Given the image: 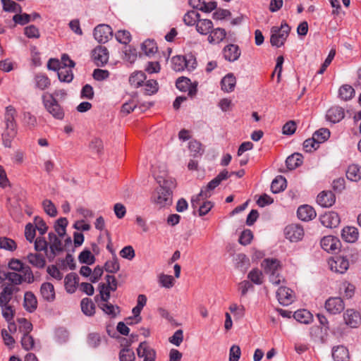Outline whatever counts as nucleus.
Returning <instances> with one entry per match:
<instances>
[{
    "label": "nucleus",
    "instance_id": "3c124183",
    "mask_svg": "<svg viewBox=\"0 0 361 361\" xmlns=\"http://www.w3.org/2000/svg\"><path fill=\"white\" fill-rule=\"evenodd\" d=\"M35 80L36 86L42 90L49 87L51 84L49 78L44 75H37L35 76Z\"/></svg>",
    "mask_w": 361,
    "mask_h": 361
},
{
    "label": "nucleus",
    "instance_id": "423d86ee",
    "mask_svg": "<svg viewBox=\"0 0 361 361\" xmlns=\"http://www.w3.org/2000/svg\"><path fill=\"white\" fill-rule=\"evenodd\" d=\"M172 68L175 71H183L185 68L191 71L195 68V60L190 56L189 59H187L183 56H176L171 59Z\"/></svg>",
    "mask_w": 361,
    "mask_h": 361
},
{
    "label": "nucleus",
    "instance_id": "5fc2aeb1",
    "mask_svg": "<svg viewBox=\"0 0 361 361\" xmlns=\"http://www.w3.org/2000/svg\"><path fill=\"white\" fill-rule=\"evenodd\" d=\"M4 279H7L14 285H20L23 282L22 275L16 272H4Z\"/></svg>",
    "mask_w": 361,
    "mask_h": 361
},
{
    "label": "nucleus",
    "instance_id": "393cba45",
    "mask_svg": "<svg viewBox=\"0 0 361 361\" xmlns=\"http://www.w3.org/2000/svg\"><path fill=\"white\" fill-rule=\"evenodd\" d=\"M221 84L224 92H233L236 85V78L233 73H228L222 78Z\"/></svg>",
    "mask_w": 361,
    "mask_h": 361
},
{
    "label": "nucleus",
    "instance_id": "4c0bfd02",
    "mask_svg": "<svg viewBox=\"0 0 361 361\" xmlns=\"http://www.w3.org/2000/svg\"><path fill=\"white\" fill-rule=\"evenodd\" d=\"M82 312L87 316H92L95 313V305L92 300L88 298H85L80 302Z\"/></svg>",
    "mask_w": 361,
    "mask_h": 361
},
{
    "label": "nucleus",
    "instance_id": "a211bd4d",
    "mask_svg": "<svg viewBox=\"0 0 361 361\" xmlns=\"http://www.w3.org/2000/svg\"><path fill=\"white\" fill-rule=\"evenodd\" d=\"M17 135V126H5L1 135L2 144L5 147L10 148L12 141Z\"/></svg>",
    "mask_w": 361,
    "mask_h": 361
},
{
    "label": "nucleus",
    "instance_id": "cd10ccee",
    "mask_svg": "<svg viewBox=\"0 0 361 361\" xmlns=\"http://www.w3.org/2000/svg\"><path fill=\"white\" fill-rule=\"evenodd\" d=\"M48 235L52 255L51 257L54 258L56 256V252H61L63 250L62 243L55 233L51 232Z\"/></svg>",
    "mask_w": 361,
    "mask_h": 361
},
{
    "label": "nucleus",
    "instance_id": "1a4fd4ad",
    "mask_svg": "<svg viewBox=\"0 0 361 361\" xmlns=\"http://www.w3.org/2000/svg\"><path fill=\"white\" fill-rule=\"evenodd\" d=\"M92 58L96 66H103L109 61V51L105 47L97 46L92 51Z\"/></svg>",
    "mask_w": 361,
    "mask_h": 361
},
{
    "label": "nucleus",
    "instance_id": "7ed1b4c3",
    "mask_svg": "<svg viewBox=\"0 0 361 361\" xmlns=\"http://www.w3.org/2000/svg\"><path fill=\"white\" fill-rule=\"evenodd\" d=\"M42 102L45 109L56 119L62 120L64 118L65 113L63 108L59 104L57 99L50 96L47 99V94L42 97Z\"/></svg>",
    "mask_w": 361,
    "mask_h": 361
},
{
    "label": "nucleus",
    "instance_id": "a19ab883",
    "mask_svg": "<svg viewBox=\"0 0 361 361\" xmlns=\"http://www.w3.org/2000/svg\"><path fill=\"white\" fill-rule=\"evenodd\" d=\"M13 293V288L11 286L4 287L2 292L0 293V307H4L8 304L11 300Z\"/></svg>",
    "mask_w": 361,
    "mask_h": 361
},
{
    "label": "nucleus",
    "instance_id": "5701e85b",
    "mask_svg": "<svg viewBox=\"0 0 361 361\" xmlns=\"http://www.w3.org/2000/svg\"><path fill=\"white\" fill-rule=\"evenodd\" d=\"M298 216L302 221H310L316 216V212L313 207L309 205H302L298 207Z\"/></svg>",
    "mask_w": 361,
    "mask_h": 361
},
{
    "label": "nucleus",
    "instance_id": "7c9ffc66",
    "mask_svg": "<svg viewBox=\"0 0 361 361\" xmlns=\"http://www.w3.org/2000/svg\"><path fill=\"white\" fill-rule=\"evenodd\" d=\"M226 32L223 28L212 30L208 37V41L211 44H219L226 37Z\"/></svg>",
    "mask_w": 361,
    "mask_h": 361
},
{
    "label": "nucleus",
    "instance_id": "2f4dec72",
    "mask_svg": "<svg viewBox=\"0 0 361 361\" xmlns=\"http://www.w3.org/2000/svg\"><path fill=\"white\" fill-rule=\"evenodd\" d=\"M65 287L67 292L73 293L76 290V284L78 283V276L75 273L67 274L64 279Z\"/></svg>",
    "mask_w": 361,
    "mask_h": 361
},
{
    "label": "nucleus",
    "instance_id": "0e129e2a",
    "mask_svg": "<svg viewBox=\"0 0 361 361\" xmlns=\"http://www.w3.org/2000/svg\"><path fill=\"white\" fill-rule=\"evenodd\" d=\"M89 147L92 151L101 154L104 148L103 142L101 139L94 137L90 142Z\"/></svg>",
    "mask_w": 361,
    "mask_h": 361
},
{
    "label": "nucleus",
    "instance_id": "ddd939ff",
    "mask_svg": "<svg viewBox=\"0 0 361 361\" xmlns=\"http://www.w3.org/2000/svg\"><path fill=\"white\" fill-rule=\"evenodd\" d=\"M276 297L279 302L283 305H288L294 300L293 290L285 286H281L278 289Z\"/></svg>",
    "mask_w": 361,
    "mask_h": 361
},
{
    "label": "nucleus",
    "instance_id": "58836bf2",
    "mask_svg": "<svg viewBox=\"0 0 361 361\" xmlns=\"http://www.w3.org/2000/svg\"><path fill=\"white\" fill-rule=\"evenodd\" d=\"M293 317L302 324H310L312 321V314L306 310H299L295 312Z\"/></svg>",
    "mask_w": 361,
    "mask_h": 361
},
{
    "label": "nucleus",
    "instance_id": "20e7f679",
    "mask_svg": "<svg viewBox=\"0 0 361 361\" xmlns=\"http://www.w3.org/2000/svg\"><path fill=\"white\" fill-rule=\"evenodd\" d=\"M330 269L338 274H344L349 268L348 259L341 255H336L328 260Z\"/></svg>",
    "mask_w": 361,
    "mask_h": 361
},
{
    "label": "nucleus",
    "instance_id": "a878e982",
    "mask_svg": "<svg viewBox=\"0 0 361 361\" xmlns=\"http://www.w3.org/2000/svg\"><path fill=\"white\" fill-rule=\"evenodd\" d=\"M37 301L35 295L30 291L25 293L23 306L29 312H33L37 309Z\"/></svg>",
    "mask_w": 361,
    "mask_h": 361
},
{
    "label": "nucleus",
    "instance_id": "72a5a7b5",
    "mask_svg": "<svg viewBox=\"0 0 361 361\" xmlns=\"http://www.w3.org/2000/svg\"><path fill=\"white\" fill-rule=\"evenodd\" d=\"M213 27V23L211 20L200 19L196 23V30L201 35L209 34Z\"/></svg>",
    "mask_w": 361,
    "mask_h": 361
},
{
    "label": "nucleus",
    "instance_id": "c85d7f7f",
    "mask_svg": "<svg viewBox=\"0 0 361 361\" xmlns=\"http://www.w3.org/2000/svg\"><path fill=\"white\" fill-rule=\"evenodd\" d=\"M342 238L348 243H354L358 238V231L355 227L347 226L342 230Z\"/></svg>",
    "mask_w": 361,
    "mask_h": 361
},
{
    "label": "nucleus",
    "instance_id": "603ef678",
    "mask_svg": "<svg viewBox=\"0 0 361 361\" xmlns=\"http://www.w3.org/2000/svg\"><path fill=\"white\" fill-rule=\"evenodd\" d=\"M3 4V8L6 11L9 12H21L20 6L12 0H1Z\"/></svg>",
    "mask_w": 361,
    "mask_h": 361
},
{
    "label": "nucleus",
    "instance_id": "f704fd0d",
    "mask_svg": "<svg viewBox=\"0 0 361 361\" xmlns=\"http://www.w3.org/2000/svg\"><path fill=\"white\" fill-rule=\"evenodd\" d=\"M346 177L352 181H358L361 179V166L357 164L350 165L346 171Z\"/></svg>",
    "mask_w": 361,
    "mask_h": 361
},
{
    "label": "nucleus",
    "instance_id": "6ab92c4d",
    "mask_svg": "<svg viewBox=\"0 0 361 361\" xmlns=\"http://www.w3.org/2000/svg\"><path fill=\"white\" fill-rule=\"evenodd\" d=\"M17 111L16 108L12 105H8L5 107V111L4 114V122L5 126H17L16 118Z\"/></svg>",
    "mask_w": 361,
    "mask_h": 361
},
{
    "label": "nucleus",
    "instance_id": "338daca9",
    "mask_svg": "<svg viewBox=\"0 0 361 361\" xmlns=\"http://www.w3.org/2000/svg\"><path fill=\"white\" fill-rule=\"evenodd\" d=\"M253 238V234L252 232L249 230L246 229L244 230L239 238V243L243 245H247L250 244Z\"/></svg>",
    "mask_w": 361,
    "mask_h": 361
},
{
    "label": "nucleus",
    "instance_id": "b1692460",
    "mask_svg": "<svg viewBox=\"0 0 361 361\" xmlns=\"http://www.w3.org/2000/svg\"><path fill=\"white\" fill-rule=\"evenodd\" d=\"M332 357L334 361H350L348 350L343 345L333 348Z\"/></svg>",
    "mask_w": 361,
    "mask_h": 361
},
{
    "label": "nucleus",
    "instance_id": "2eb2a0df",
    "mask_svg": "<svg viewBox=\"0 0 361 361\" xmlns=\"http://www.w3.org/2000/svg\"><path fill=\"white\" fill-rule=\"evenodd\" d=\"M343 319L346 325L351 328L357 327L361 323L360 313L353 309H348L343 314Z\"/></svg>",
    "mask_w": 361,
    "mask_h": 361
},
{
    "label": "nucleus",
    "instance_id": "8fccbe9b",
    "mask_svg": "<svg viewBox=\"0 0 361 361\" xmlns=\"http://www.w3.org/2000/svg\"><path fill=\"white\" fill-rule=\"evenodd\" d=\"M188 147L193 157L201 156L204 152L202 144L197 140H191Z\"/></svg>",
    "mask_w": 361,
    "mask_h": 361
},
{
    "label": "nucleus",
    "instance_id": "412c9836",
    "mask_svg": "<svg viewBox=\"0 0 361 361\" xmlns=\"http://www.w3.org/2000/svg\"><path fill=\"white\" fill-rule=\"evenodd\" d=\"M336 201L334 194L331 191H323L320 192L317 198V203L323 207L332 206Z\"/></svg>",
    "mask_w": 361,
    "mask_h": 361
},
{
    "label": "nucleus",
    "instance_id": "f3484780",
    "mask_svg": "<svg viewBox=\"0 0 361 361\" xmlns=\"http://www.w3.org/2000/svg\"><path fill=\"white\" fill-rule=\"evenodd\" d=\"M341 245L340 240L334 236H324L321 240V246L326 252H333L338 250Z\"/></svg>",
    "mask_w": 361,
    "mask_h": 361
},
{
    "label": "nucleus",
    "instance_id": "79ce46f5",
    "mask_svg": "<svg viewBox=\"0 0 361 361\" xmlns=\"http://www.w3.org/2000/svg\"><path fill=\"white\" fill-rule=\"evenodd\" d=\"M145 79L146 75L143 72H135L130 76L129 82L132 86L138 87L142 85Z\"/></svg>",
    "mask_w": 361,
    "mask_h": 361
},
{
    "label": "nucleus",
    "instance_id": "0eeeda50",
    "mask_svg": "<svg viewBox=\"0 0 361 361\" xmlns=\"http://www.w3.org/2000/svg\"><path fill=\"white\" fill-rule=\"evenodd\" d=\"M229 177L228 171L226 169L223 170L204 188L200 190V195H205L206 197H210L212 191L219 186L221 181L228 179Z\"/></svg>",
    "mask_w": 361,
    "mask_h": 361
},
{
    "label": "nucleus",
    "instance_id": "ea45409f",
    "mask_svg": "<svg viewBox=\"0 0 361 361\" xmlns=\"http://www.w3.org/2000/svg\"><path fill=\"white\" fill-rule=\"evenodd\" d=\"M338 94L341 99L348 101L355 95V90L349 85H343L339 88Z\"/></svg>",
    "mask_w": 361,
    "mask_h": 361
},
{
    "label": "nucleus",
    "instance_id": "39448f33",
    "mask_svg": "<svg viewBox=\"0 0 361 361\" xmlns=\"http://www.w3.org/2000/svg\"><path fill=\"white\" fill-rule=\"evenodd\" d=\"M153 202L159 208L170 205L172 202L171 191L164 185L161 186L154 194Z\"/></svg>",
    "mask_w": 361,
    "mask_h": 361
},
{
    "label": "nucleus",
    "instance_id": "bf43d9fd",
    "mask_svg": "<svg viewBox=\"0 0 361 361\" xmlns=\"http://www.w3.org/2000/svg\"><path fill=\"white\" fill-rule=\"evenodd\" d=\"M21 345L24 350L28 351L34 348L35 340L30 334L23 335Z\"/></svg>",
    "mask_w": 361,
    "mask_h": 361
},
{
    "label": "nucleus",
    "instance_id": "f03ea898",
    "mask_svg": "<svg viewBox=\"0 0 361 361\" xmlns=\"http://www.w3.org/2000/svg\"><path fill=\"white\" fill-rule=\"evenodd\" d=\"M290 30V27L286 23H283L281 27H272L270 37L271 44L276 47L283 46L288 37Z\"/></svg>",
    "mask_w": 361,
    "mask_h": 361
},
{
    "label": "nucleus",
    "instance_id": "49530a36",
    "mask_svg": "<svg viewBox=\"0 0 361 361\" xmlns=\"http://www.w3.org/2000/svg\"><path fill=\"white\" fill-rule=\"evenodd\" d=\"M120 361H135V355L133 350L126 346L121 350L119 353Z\"/></svg>",
    "mask_w": 361,
    "mask_h": 361
},
{
    "label": "nucleus",
    "instance_id": "e433bc0d",
    "mask_svg": "<svg viewBox=\"0 0 361 361\" xmlns=\"http://www.w3.org/2000/svg\"><path fill=\"white\" fill-rule=\"evenodd\" d=\"M286 188V179L282 176H277L272 181L271 190L273 193H278Z\"/></svg>",
    "mask_w": 361,
    "mask_h": 361
},
{
    "label": "nucleus",
    "instance_id": "4d7b16f0",
    "mask_svg": "<svg viewBox=\"0 0 361 361\" xmlns=\"http://www.w3.org/2000/svg\"><path fill=\"white\" fill-rule=\"evenodd\" d=\"M330 137V131L327 128H321L313 134V137L319 143L324 142Z\"/></svg>",
    "mask_w": 361,
    "mask_h": 361
},
{
    "label": "nucleus",
    "instance_id": "de8ad7c7",
    "mask_svg": "<svg viewBox=\"0 0 361 361\" xmlns=\"http://www.w3.org/2000/svg\"><path fill=\"white\" fill-rule=\"evenodd\" d=\"M68 225V220L65 217L59 218L54 226L56 232L60 237L64 236L66 234V228Z\"/></svg>",
    "mask_w": 361,
    "mask_h": 361
},
{
    "label": "nucleus",
    "instance_id": "f8f14e48",
    "mask_svg": "<svg viewBox=\"0 0 361 361\" xmlns=\"http://www.w3.org/2000/svg\"><path fill=\"white\" fill-rule=\"evenodd\" d=\"M137 354L139 357H143V361H155L156 351L151 348L147 341L141 342L137 348Z\"/></svg>",
    "mask_w": 361,
    "mask_h": 361
},
{
    "label": "nucleus",
    "instance_id": "dca6fc26",
    "mask_svg": "<svg viewBox=\"0 0 361 361\" xmlns=\"http://www.w3.org/2000/svg\"><path fill=\"white\" fill-rule=\"evenodd\" d=\"M320 221L326 228H335L340 223V218L337 213L329 212L320 216Z\"/></svg>",
    "mask_w": 361,
    "mask_h": 361
},
{
    "label": "nucleus",
    "instance_id": "680f3d73",
    "mask_svg": "<svg viewBox=\"0 0 361 361\" xmlns=\"http://www.w3.org/2000/svg\"><path fill=\"white\" fill-rule=\"evenodd\" d=\"M116 39L121 44H127L131 40L130 33L127 30H118L116 33Z\"/></svg>",
    "mask_w": 361,
    "mask_h": 361
},
{
    "label": "nucleus",
    "instance_id": "c9c22d12",
    "mask_svg": "<svg viewBox=\"0 0 361 361\" xmlns=\"http://www.w3.org/2000/svg\"><path fill=\"white\" fill-rule=\"evenodd\" d=\"M302 163V156L299 153H294L289 156L286 160V164L287 168L289 170H294L299 166H300Z\"/></svg>",
    "mask_w": 361,
    "mask_h": 361
},
{
    "label": "nucleus",
    "instance_id": "37998d69",
    "mask_svg": "<svg viewBox=\"0 0 361 361\" xmlns=\"http://www.w3.org/2000/svg\"><path fill=\"white\" fill-rule=\"evenodd\" d=\"M70 68H71L69 67L65 66H61V68H59L58 72V77L61 82H70L73 80V73Z\"/></svg>",
    "mask_w": 361,
    "mask_h": 361
},
{
    "label": "nucleus",
    "instance_id": "f257e3e1",
    "mask_svg": "<svg viewBox=\"0 0 361 361\" xmlns=\"http://www.w3.org/2000/svg\"><path fill=\"white\" fill-rule=\"evenodd\" d=\"M262 267L266 274L269 275V281L274 285H279L283 281L281 275V266L280 262L276 259L267 258L262 261Z\"/></svg>",
    "mask_w": 361,
    "mask_h": 361
},
{
    "label": "nucleus",
    "instance_id": "9b49d317",
    "mask_svg": "<svg viewBox=\"0 0 361 361\" xmlns=\"http://www.w3.org/2000/svg\"><path fill=\"white\" fill-rule=\"evenodd\" d=\"M285 235L291 242L301 240L304 236V230L302 226L298 224L287 226L284 230Z\"/></svg>",
    "mask_w": 361,
    "mask_h": 361
},
{
    "label": "nucleus",
    "instance_id": "c756f323",
    "mask_svg": "<svg viewBox=\"0 0 361 361\" xmlns=\"http://www.w3.org/2000/svg\"><path fill=\"white\" fill-rule=\"evenodd\" d=\"M99 307L111 318H115L121 312V309L117 305H114L108 302H99Z\"/></svg>",
    "mask_w": 361,
    "mask_h": 361
},
{
    "label": "nucleus",
    "instance_id": "9d476101",
    "mask_svg": "<svg viewBox=\"0 0 361 361\" xmlns=\"http://www.w3.org/2000/svg\"><path fill=\"white\" fill-rule=\"evenodd\" d=\"M326 311L331 314L341 313L345 308L343 300L340 297L329 298L324 305Z\"/></svg>",
    "mask_w": 361,
    "mask_h": 361
},
{
    "label": "nucleus",
    "instance_id": "864d4df0",
    "mask_svg": "<svg viewBox=\"0 0 361 361\" xmlns=\"http://www.w3.org/2000/svg\"><path fill=\"white\" fill-rule=\"evenodd\" d=\"M105 271L109 273H116L120 269V265L118 259L114 255V257L111 260L107 261L104 264Z\"/></svg>",
    "mask_w": 361,
    "mask_h": 361
},
{
    "label": "nucleus",
    "instance_id": "c03bdc74",
    "mask_svg": "<svg viewBox=\"0 0 361 361\" xmlns=\"http://www.w3.org/2000/svg\"><path fill=\"white\" fill-rule=\"evenodd\" d=\"M200 15L195 11H189L183 16V22L188 26L196 25Z\"/></svg>",
    "mask_w": 361,
    "mask_h": 361
},
{
    "label": "nucleus",
    "instance_id": "4be33fe9",
    "mask_svg": "<svg viewBox=\"0 0 361 361\" xmlns=\"http://www.w3.org/2000/svg\"><path fill=\"white\" fill-rule=\"evenodd\" d=\"M240 56V51L238 45L228 44L224 49V57L228 61H235Z\"/></svg>",
    "mask_w": 361,
    "mask_h": 361
},
{
    "label": "nucleus",
    "instance_id": "a18cd8bd",
    "mask_svg": "<svg viewBox=\"0 0 361 361\" xmlns=\"http://www.w3.org/2000/svg\"><path fill=\"white\" fill-rule=\"evenodd\" d=\"M157 49V46L154 40L147 39L142 44V50L147 56L156 53Z\"/></svg>",
    "mask_w": 361,
    "mask_h": 361
},
{
    "label": "nucleus",
    "instance_id": "774afa93",
    "mask_svg": "<svg viewBox=\"0 0 361 361\" xmlns=\"http://www.w3.org/2000/svg\"><path fill=\"white\" fill-rule=\"evenodd\" d=\"M320 143L317 142L313 137L312 138L307 139L303 142V148L305 152H312L319 147Z\"/></svg>",
    "mask_w": 361,
    "mask_h": 361
},
{
    "label": "nucleus",
    "instance_id": "09e8293b",
    "mask_svg": "<svg viewBox=\"0 0 361 361\" xmlns=\"http://www.w3.org/2000/svg\"><path fill=\"white\" fill-rule=\"evenodd\" d=\"M78 259L80 263L92 264L95 261V257L89 250H85L80 252Z\"/></svg>",
    "mask_w": 361,
    "mask_h": 361
},
{
    "label": "nucleus",
    "instance_id": "e2e57ef3",
    "mask_svg": "<svg viewBox=\"0 0 361 361\" xmlns=\"http://www.w3.org/2000/svg\"><path fill=\"white\" fill-rule=\"evenodd\" d=\"M159 283L163 287L170 288L174 286L175 279L171 275L162 274L159 276Z\"/></svg>",
    "mask_w": 361,
    "mask_h": 361
},
{
    "label": "nucleus",
    "instance_id": "6e6552de",
    "mask_svg": "<svg viewBox=\"0 0 361 361\" xmlns=\"http://www.w3.org/2000/svg\"><path fill=\"white\" fill-rule=\"evenodd\" d=\"M112 29L109 25L101 24L94 28L93 35L99 43L104 44L112 37Z\"/></svg>",
    "mask_w": 361,
    "mask_h": 361
},
{
    "label": "nucleus",
    "instance_id": "aec40b11",
    "mask_svg": "<svg viewBox=\"0 0 361 361\" xmlns=\"http://www.w3.org/2000/svg\"><path fill=\"white\" fill-rule=\"evenodd\" d=\"M345 116L344 109L340 106H332L326 112V117L328 121L336 123L341 121Z\"/></svg>",
    "mask_w": 361,
    "mask_h": 361
},
{
    "label": "nucleus",
    "instance_id": "052dcab7",
    "mask_svg": "<svg viewBox=\"0 0 361 361\" xmlns=\"http://www.w3.org/2000/svg\"><path fill=\"white\" fill-rule=\"evenodd\" d=\"M23 121L29 129H33L37 125V118L30 112H25L23 114Z\"/></svg>",
    "mask_w": 361,
    "mask_h": 361
},
{
    "label": "nucleus",
    "instance_id": "bb28decb",
    "mask_svg": "<svg viewBox=\"0 0 361 361\" xmlns=\"http://www.w3.org/2000/svg\"><path fill=\"white\" fill-rule=\"evenodd\" d=\"M40 293L42 298L48 301L51 302L55 299V291L54 286L51 283H44L41 286Z\"/></svg>",
    "mask_w": 361,
    "mask_h": 361
},
{
    "label": "nucleus",
    "instance_id": "473e14b6",
    "mask_svg": "<svg viewBox=\"0 0 361 361\" xmlns=\"http://www.w3.org/2000/svg\"><path fill=\"white\" fill-rule=\"evenodd\" d=\"M27 259L30 264L38 269H43L46 265L45 258L41 254L30 253Z\"/></svg>",
    "mask_w": 361,
    "mask_h": 361
},
{
    "label": "nucleus",
    "instance_id": "4468645a",
    "mask_svg": "<svg viewBox=\"0 0 361 361\" xmlns=\"http://www.w3.org/2000/svg\"><path fill=\"white\" fill-rule=\"evenodd\" d=\"M176 87L182 92H188V95L192 97L197 93V85H193L190 80L185 77L178 78L176 82Z\"/></svg>",
    "mask_w": 361,
    "mask_h": 361
},
{
    "label": "nucleus",
    "instance_id": "69168bd1",
    "mask_svg": "<svg viewBox=\"0 0 361 361\" xmlns=\"http://www.w3.org/2000/svg\"><path fill=\"white\" fill-rule=\"evenodd\" d=\"M99 296L101 302H109L110 298V291L111 290L105 283H100L99 285Z\"/></svg>",
    "mask_w": 361,
    "mask_h": 361
},
{
    "label": "nucleus",
    "instance_id": "13d9d810",
    "mask_svg": "<svg viewBox=\"0 0 361 361\" xmlns=\"http://www.w3.org/2000/svg\"><path fill=\"white\" fill-rule=\"evenodd\" d=\"M44 212L50 216L54 217L57 215V210L54 203L49 200H44L42 202Z\"/></svg>",
    "mask_w": 361,
    "mask_h": 361
},
{
    "label": "nucleus",
    "instance_id": "6e6d98bb",
    "mask_svg": "<svg viewBox=\"0 0 361 361\" xmlns=\"http://www.w3.org/2000/svg\"><path fill=\"white\" fill-rule=\"evenodd\" d=\"M248 279L255 284L260 285L263 283L262 272L257 269H252L248 274Z\"/></svg>",
    "mask_w": 361,
    "mask_h": 361
}]
</instances>
